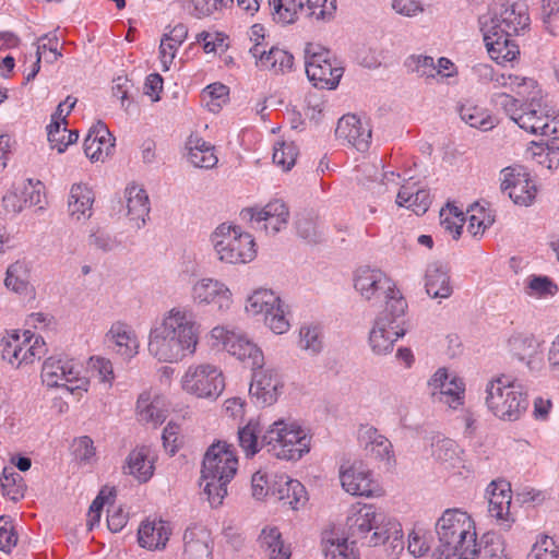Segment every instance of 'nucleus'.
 I'll list each match as a JSON object with an SVG mask.
<instances>
[{
  "label": "nucleus",
  "instance_id": "obj_53",
  "mask_svg": "<svg viewBox=\"0 0 559 559\" xmlns=\"http://www.w3.org/2000/svg\"><path fill=\"white\" fill-rule=\"evenodd\" d=\"M299 347L309 355H317L323 348L321 328L317 324H304L299 330Z\"/></svg>",
  "mask_w": 559,
  "mask_h": 559
},
{
  "label": "nucleus",
  "instance_id": "obj_38",
  "mask_svg": "<svg viewBox=\"0 0 559 559\" xmlns=\"http://www.w3.org/2000/svg\"><path fill=\"white\" fill-rule=\"evenodd\" d=\"M188 160L199 168L211 169L216 166L218 158L215 147L198 134H191L186 142Z\"/></svg>",
  "mask_w": 559,
  "mask_h": 559
},
{
  "label": "nucleus",
  "instance_id": "obj_35",
  "mask_svg": "<svg viewBox=\"0 0 559 559\" xmlns=\"http://www.w3.org/2000/svg\"><path fill=\"white\" fill-rule=\"evenodd\" d=\"M250 52L257 59V64L261 70L272 71L275 74L286 73L293 69L294 57L290 52L272 47L265 51L260 44H255Z\"/></svg>",
  "mask_w": 559,
  "mask_h": 559
},
{
  "label": "nucleus",
  "instance_id": "obj_14",
  "mask_svg": "<svg viewBox=\"0 0 559 559\" xmlns=\"http://www.w3.org/2000/svg\"><path fill=\"white\" fill-rule=\"evenodd\" d=\"M500 188L503 193L519 205L528 206L537 195L535 179L521 165L506 167L500 173Z\"/></svg>",
  "mask_w": 559,
  "mask_h": 559
},
{
  "label": "nucleus",
  "instance_id": "obj_5",
  "mask_svg": "<svg viewBox=\"0 0 559 559\" xmlns=\"http://www.w3.org/2000/svg\"><path fill=\"white\" fill-rule=\"evenodd\" d=\"M311 437L293 420L274 421L262 436L267 453L286 461H297L310 451Z\"/></svg>",
  "mask_w": 559,
  "mask_h": 559
},
{
  "label": "nucleus",
  "instance_id": "obj_31",
  "mask_svg": "<svg viewBox=\"0 0 559 559\" xmlns=\"http://www.w3.org/2000/svg\"><path fill=\"white\" fill-rule=\"evenodd\" d=\"M115 139L103 122H97L92 127L84 140L85 155L93 162L105 160L115 146Z\"/></svg>",
  "mask_w": 559,
  "mask_h": 559
},
{
  "label": "nucleus",
  "instance_id": "obj_21",
  "mask_svg": "<svg viewBox=\"0 0 559 559\" xmlns=\"http://www.w3.org/2000/svg\"><path fill=\"white\" fill-rule=\"evenodd\" d=\"M528 26L527 7L523 3H512L502 5L500 12L490 17L484 27L513 36L520 35Z\"/></svg>",
  "mask_w": 559,
  "mask_h": 559
},
{
  "label": "nucleus",
  "instance_id": "obj_18",
  "mask_svg": "<svg viewBox=\"0 0 559 559\" xmlns=\"http://www.w3.org/2000/svg\"><path fill=\"white\" fill-rule=\"evenodd\" d=\"M306 73L314 86L335 88L344 69L329 50L313 52L306 57Z\"/></svg>",
  "mask_w": 559,
  "mask_h": 559
},
{
  "label": "nucleus",
  "instance_id": "obj_57",
  "mask_svg": "<svg viewBox=\"0 0 559 559\" xmlns=\"http://www.w3.org/2000/svg\"><path fill=\"white\" fill-rule=\"evenodd\" d=\"M525 292L533 297L554 296L558 286L547 276L531 275L526 280Z\"/></svg>",
  "mask_w": 559,
  "mask_h": 559
},
{
  "label": "nucleus",
  "instance_id": "obj_52",
  "mask_svg": "<svg viewBox=\"0 0 559 559\" xmlns=\"http://www.w3.org/2000/svg\"><path fill=\"white\" fill-rule=\"evenodd\" d=\"M302 12L316 21H329L336 12V0H299Z\"/></svg>",
  "mask_w": 559,
  "mask_h": 559
},
{
  "label": "nucleus",
  "instance_id": "obj_13",
  "mask_svg": "<svg viewBox=\"0 0 559 559\" xmlns=\"http://www.w3.org/2000/svg\"><path fill=\"white\" fill-rule=\"evenodd\" d=\"M240 215L248 219L255 230L274 236L287 227L289 209L284 201L275 199L262 207L243 209Z\"/></svg>",
  "mask_w": 559,
  "mask_h": 559
},
{
  "label": "nucleus",
  "instance_id": "obj_23",
  "mask_svg": "<svg viewBox=\"0 0 559 559\" xmlns=\"http://www.w3.org/2000/svg\"><path fill=\"white\" fill-rule=\"evenodd\" d=\"M489 495L488 512L490 516L497 520V523L504 531H509L515 522L510 512L512 491L511 486L506 480H493L487 488Z\"/></svg>",
  "mask_w": 559,
  "mask_h": 559
},
{
  "label": "nucleus",
  "instance_id": "obj_51",
  "mask_svg": "<svg viewBox=\"0 0 559 559\" xmlns=\"http://www.w3.org/2000/svg\"><path fill=\"white\" fill-rule=\"evenodd\" d=\"M462 210L453 204H447L440 211V225L453 239H459L465 222Z\"/></svg>",
  "mask_w": 559,
  "mask_h": 559
},
{
  "label": "nucleus",
  "instance_id": "obj_36",
  "mask_svg": "<svg viewBox=\"0 0 559 559\" xmlns=\"http://www.w3.org/2000/svg\"><path fill=\"white\" fill-rule=\"evenodd\" d=\"M473 523L472 516L461 509L445 510L436 525L440 544L448 543L454 534H464L466 527L469 530Z\"/></svg>",
  "mask_w": 559,
  "mask_h": 559
},
{
  "label": "nucleus",
  "instance_id": "obj_15",
  "mask_svg": "<svg viewBox=\"0 0 559 559\" xmlns=\"http://www.w3.org/2000/svg\"><path fill=\"white\" fill-rule=\"evenodd\" d=\"M404 314L383 310L376 319L369 334V344L374 354L382 355L392 350L394 343L405 334Z\"/></svg>",
  "mask_w": 559,
  "mask_h": 559
},
{
  "label": "nucleus",
  "instance_id": "obj_20",
  "mask_svg": "<svg viewBox=\"0 0 559 559\" xmlns=\"http://www.w3.org/2000/svg\"><path fill=\"white\" fill-rule=\"evenodd\" d=\"M191 300L198 307L213 305L218 311H227L233 304V293L219 280L204 277L197 281L191 287Z\"/></svg>",
  "mask_w": 559,
  "mask_h": 559
},
{
  "label": "nucleus",
  "instance_id": "obj_2",
  "mask_svg": "<svg viewBox=\"0 0 559 559\" xmlns=\"http://www.w3.org/2000/svg\"><path fill=\"white\" fill-rule=\"evenodd\" d=\"M238 469V459L235 451L226 443L211 445L202 463L203 491L210 504L217 508L227 495V485Z\"/></svg>",
  "mask_w": 559,
  "mask_h": 559
},
{
  "label": "nucleus",
  "instance_id": "obj_41",
  "mask_svg": "<svg viewBox=\"0 0 559 559\" xmlns=\"http://www.w3.org/2000/svg\"><path fill=\"white\" fill-rule=\"evenodd\" d=\"M461 119L472 128L489 131L493 129L499 120L488 109L475 104L473 100H465L459 106Z\"/></svg>",
  "mask_w": 559,
  "mask_h": 559
},
{
  "label": "nucleus",
  "instance_id": "obj_29",
  "mask_svg": "<svg viewBox=\"0 0 559 559\" xmlns=\"http://www.w3.org/2000/svg\"><path fill=\"white\" fill-rule=\"evenodd\" d=\"M123 204L126 216L135 228L145 225L151 206L146 191L138 185H129L124 190Z\"/></svg>",
  "mask_w": 559,
  "mask_h": 559
},
{
  "label": "nucleus",
  "instance_id": "obj_62",
  "mask_svg": "<svg viewBox=\"0 0 559 559\" xmlns=\"http://www.w3.org/2000/svg\"><path fill=\"white\" fill-rule=\"evenodd\" d=\"M87 242L90 247L103 252L112 251L117 249L120 243L115 236L102 228L93 230L88 236Z\"/></svg>",
  "mask_w": 559,
  "mask_h": 559
},
{
  "label": "nucleus",
  "instance_id": "obj_60",
  "mask_svg": "<svg viewBox=\"0 0 559 559\" xmlns=\"http://www.w3.org/2000/svg\"><path fill=\"white\" fill-rule=\"evenodd\" d=\"M90 368L92 374L107 389L111 388L115 380L112 364L104 357H91Z\"/></svg>",
  "mask_w": 559,
  "mask_h": 559
},
{
  "label": "nucleus",
  "instance_id": "obj_22",
  "mask_svg": "<svg viewBox=\"0 0 559 559\" xmlns=\"http://www.w3.org/2000/svg\"><path fill=\"white\" fill-rule=\"evenodd\" d=\"M41 202V185L33 183L31 179L20 185H13L2 197V210L5 216H16L24 209L38 205Z\"/></svg>",
  "mask_w": 559,
  "mask_h": 559
},
{
  "label": "nucleus",
  "instance_id": "obj_54",
  "mask_svg": "<svg viewBox=\"0 0 559 559\" xmlns=\"http://www.w3.org/2000/svg\"><path fill=\"white\" fill-rule=\"evenodd\" d=\"M467 231L473 237L483 236L495 222L491 213L478 205L472 206L467 211Z\"/></svg>",
  "mask_w": 559,
  "mask_h": 559
},
{
  "label": "nucleus",
  "instance_id": "obj_27",
  "mask_svg": "<svg viewBox=\"0 0 559 559\" xmlns=\"http://www.w3.org/2000/svg\"><path fill=\"white\" fill-rule=\"evenodd\" d=\"M271 496L293 510H298L308 501L305 486L285 474L275 475L271 483Z\"/></svg>",
  "mask_w": 559,
  "mask_h": 559
},
{
  "label": "nucleus",
  "instance_id": "obj_42",
  "mask_svg": "<svg viewBox=\"0 0 559 559\" xmlns=\"http://www.w3.org/2000/svg\"><path fill=\"white\" fill-rule=\"evenodd\" d=\"M170 530L162 520L143 522L138 532L140 546L147 549L164 548L169 539Z\"/></svg>",
  "mask_w": 559,
  "mask_h": 559
},
{
  "label": "nucleus",
  "instance_id": "obj_61",
  "mask_svg": "<svg viewBox=\"0 0 559 559\" xmlns=\"http://www.w3.org/2000/svg\"><path fill=\"white\" fill-rule=\"evenodd\" d=\"M407 68L415 72L417 75L423 78H435L436 75V64L433 58L430 56H411L406 60Z\"/></svg>",
  "mask_w": 559,
  "mask_h": 559
},
{
  "label": "nucleus",
  "instance_id": "obj_10",
  "mask_svg": "<svg viewBox=\"0 0 559 559\" xmlns=\"http://www.w3.org/2000/svg\"><path fill=\"white\" fill-rule=\"evenodd\" d=\"M1 346L2 358L16 368L33 364L46 353L44 338L29 330L8 333Z\"/></svg>",
  "mask_w": 559,
  "mask_h": 559
},
{
  "label": "nucleus",
  "instance_id": "obj_32",
  "mask_svg": "<svg viewBox=\"0 0 559 559\" xmlns=\"http://www.w3.org/2000/svg\"><path fill=\"white\" fill-rule=\"evenodd\" d=\"M135 414L139 423L156 428L165 421L167 409L162 396L144 391L138 397Z\"/></svg>",
  "mask_w": 559,
  "mask_h": 559
},
{
  "label": "nucleus",
  "instance_id": "obj_1",
  "mask_svg": "<svg viewBox=\"0 0 559 559\" xmlns=\"http://www.w3.org/2000/svg\"><path fill=\"white\" fill-rule=\"evenodd\" d=\"M201 324L191 310L174 307L164 313L148 334V353L162 362H179L197 352Z\"/></svg>",
  "mask_w": 559,
  "mask_h": 559
},
{
  "label": "nucleus",
  "instance_id": "obj_19",
  "mask_svg": "<svg viewBox=\"0 0 559 559\" xmlns=\"http://www.w3.org/2000/svg\"><path fill=\"white\" fill-rule=\"evenodd\" d=\"M252 371L249 386L250 399L260 407L274 404L284 388L281 373L274 368H264L263 365L255 367Z\"/></svg>",
  "mask_w": 559,
  "mask_h": 559
},
{
  "label": "nucleus",
  "instance_id": "obj_46",
  "mask_svg": "<svg viewBox=\"0 0 559 559\" xmlns=\"http://www.w3.org/2000/svg\"><path fill=\"white\" fill-rule=\"evenodd\" d=\"M508 350L520 360L531 359L538 354L539 343L532 333L514 332L507 341Z\"/></svg>",
  "mask_w": 559,
  "mask_h": 559
},
{
  "label": "nucleus",
  "instance_id": "obj_7",
  "mask_svg": "<svg viewBox=\"0 0 559 559\" xmlns=\"http://www.w3.org/2000/svg\"><path fill=\"white\" fill-rule=\"evenodd\" d=\"M225 385L222 368L205 361L189 365L180 378L181 390L199 400L216 401Z\"/></svg>",
  "mask_w": 559,
  "mask_h": 559
},
{
  "label": "nucleus",
  "instance_id": "obj_6",
  "mask_svg": "<svg viewBox=\"0 0 559 559\" xmlns=\"http://www.w3.org/2000/svg\"><path fill=\"white\" fill-rule=\"evenodd\" d=\"M211 242L217 259L224 263L246 264L257 257L254 238L236 225L219 224L211 235Z\"/></svg>",
  "mask_w": 559,
  "mask_h": 559
},
{
  "label": "nucleus",
  "instance_id": "obj_28",
  "mask_svg": "<svg viewBox=\"0 0 559 559\" xmlns=\"http://www.w3.org/2000/svg\"><path fill=\"white\" fill-rule=\"evenodd\" d=\"M359 442L366 454L380 462H394L395 455L392 442L372 426L362 427L359 430Z\"/></svg>",
  "mask_w": 559,
  "mask_h": 559
},
{
  "label": "nucleus",
  "instance_id": "obj_58",
  "mask_svg": "<svg viewBox=\"0 0 559 559\" xmlns=\"http://www.w3.org/2000/svg\"><path fill=\"white\" fill-rule=\"evenodd\" d=\"M2 495L13 501L24 497V484L21 475L14 471L3 469L1 478Z\"/></svg>",
  "mask_w": 559,
  "mask_h": 559
},
{
  "label": "nucleus",
  "instance_id": "obj_17",
  "mask_svg": "<svg viewBox=\"0 0 559 559\" xmlns=\"http://www.w3.org/2000/svg\"><path fill=\"white\" fill-rule=\"evenodd\" d=\"M429 395L436 403H441L452 409H457L464 404L465 383L464 381L450 374L445 368H439L428 380Z\"/></svg>",
  "mask_w": 559,
  "mask_h": 559
},
{
  "label": "nucleus",
  "instance_id": "obj_50",
  "mask_svg": "<svg viewBox=\"0 0 559 559\" xmlns=\"http://www.w3.org/2000/svg\"><path fill=\"white\" fill-rule=\"evenodd\" d=\"M47 131L50 146L58 153H63L70 144L75 143L79 139L76 131L68 130L67 124L56 121H50Z\"/></svg>",
  "mask_w": 559,
  "mask_h": 559
},
{
  "label": "nucleus",
  "instance_id": "obj_48",
  "mask_svg": "<svg viewBox=\"0 0 559 559\" xmlns=\"http://www.w3.org/2000/svg\"><path fill=\"white\" fill-rule=\"evenodd\" d=\"M31 267L26 261L17 260L7 270L5 286L19 294L25 293L29 285Z\"/></svg>",
  "mask_w": 559,
  "mask_h": 559
},
{
  "label": "nucleus",
  "instance_id": "obj_4",
  "mask_svg": "<svg viewBox=\"0 0 559 559\" xmlns=\"http://www.w3.org/2000/svg\"><path fill=\"white\" fill-rule=\"evenodd\" d=\"M485 393V404L488 411L501 420L515 421L527 409L526 392L506 374L490 379L486 384Z\"/></svg>",
  "mask_w": 559,
  "mask_h": 559
},
{
  "label": "nucleus",
  "instance_id": "obj_56",
  "mask_svg": "<svg viewBox=\"0 0 559 559\" xmlns=\"http://www.w3.org/2000/svg\"><path fill=\"white\" fill-rule=\"evenodd\" d=\"M477 559H508L502 538L486 534L477 547Z\"/></svg>",
  "mask_w": 559,
  "mask_h": 559
},
{
  "label": "nucleus",
  "instance_id": "obj_3",
  "mask_svg": "<svg viewBox=\"0 0 559 559\" xmlns=\"http://www.w3.org/2000/svg\"><path fill=\"white\" fill-rule=\"evenodd\" d=\"M354 288L362 299L370 302L384 300V310L405 314L407 302L395 283L380 269L360 266L354 273Z\"/></svg>",
  "mask_w": 559,
  "mask_h": 559
},
{
  "label": "nucleus",
  "instance_id": "obj_34",
  "mask_svg": "<svg viewBox=\"0 0 559 559\" xmlns=\"http://www.w3.org/2000/svg\"><path fill=\"white\" fill-rule=\"evenodd\" d=\"M550 106L543 97H531L521 111V115L515 119V123L526 132L539 135L545 121H548V112Z\"/></svg>",
  "mask_w": 559,
  "mask_h": 559
},
{
  "label": "nucleus",
  "instance_id": "obj_26",
  "mask_svg": "<svg viewBox=\"0 0 559 559\" xmlns=\"http://www.w3.org/2000/svg\"><path fill=\"white\" fill-rule=\"evenodd\" d=\"M106 340L114 352L126 360L139 353L140 342L133 328L126 322H114L106 333Z\"/></svg>",
  "mask_w": 559,
  "mask_h": 559
},
{
  "label": "nucleus",
  "instance_id": "obj_44",
  "mask_svg": "<svg viewBox=\"0 0 559 559\" xmlns=\"http://www.w3.org/2000/svg\"><path fill=\"white\" fill-rule=\"evenodd\" d=\"M425 287L432 298H449L453 292L448 271L437 264L428 267Z\"/></svg>",
  "mask_w": 559,
  "mask_h": 559
},
{
  "label": "nucleus",
  "instance_id": "obj_40",
  "mask_svg": "<svg viewBox=\"0 0 559 559\" xmlns=\"http://www.w3.org/2000/svg\"><path fill=\"white\" fill-rule=\"evenodd\" d=\"M260 549L266 559H290L292 550L276 526H265L258 538Z\"/></svg>",
  "mask_w": 559,
  "mask_h": 559
},
{
  "label": "nucleus",
  "instance_id": "obj_47",
  "mask_svg": "<svg viewBox=\"0 0 559 559\" xmlns=\"http://www.w3.org/2000/svg\"><path fill=\"white\" fill-rule=\"evenodd\" d=\"M266 7L273 20L282 24L295 23L298 13L302 12L299 0H269Z\"/></svg>",
  "mask_w": 559,
  "mask_h": 559
},
{
  "label": "nucleus",
  "instance_id": "obj_63",
  "mask_svg": "<svg viewBox=\"0 0 559 559\" xmlns=\"http://www.w3.org/2000/svg\"><path fill=\"white\" fill-rule=\"evenodd\" d=\"M74 456L81 464H92L96 461V448L88 436L74 440Z\"/></svg>",
  "mask_w": 559,
  "mask_h": 559
},
{
  "label": "nucleus",
  "instance_id": "obj_9",
  "mask_svg": "<svg viewBox=\"0 0 559 559\" xmlns=\"http://www.w3.org/2000/svg\"><path fill=\"white\" fill-rule=\"evenodd\" d=\"M41 379L47 386H63L78 397L87 392L90 386V380L82 376V367L67 358H47L43 364Z\"/></svg>",
  "mask_w": 559,
  "mask_h": 559
},
{
  "label": "nucleus",
  "instance_id": "obj_16",
  "mask_svg": "<svg viewBox=\"0 0 559 559\" xmlns=\"http://www.w3.org/2000/svg\"><path fill=\"white\" fill-rule=\"evenodd\" d=\"M338 475L342 488L349 495L370 498L384 493L380 483L373 478L372 472L360 462L342 465Z\"/></svg>",
  "mask_w": 559,
  "mask_h": 559
},
{
  "label": "nucleus",
  "instance_id": "obj_30",
  "mask_svg": "<svg viewBox=\"0 0 559 559\" xmlns=\"http://www.w3.org/2000/svg\"><path fill=\"white\" fill-rule=\"evenodd\" d=\"M484 41L490 58L499 64L513 61L520 53L511 35L484 27Z\"/></svg>",
  "mask_w": 559,
  "mask_h": 559
},
{
  "label": "nucleus",
  "instance_id": "obj_43",
  "mask_svg": "<svg viewBox=\"0 0 559 559\" xmlns=\"http://www.w3.org/2000/svg\"><path fill=\"white\" fill-rule=\"evenodd\" d=\"M126 473L135 477L139 481H147L154 474V459L146 447L131 451L127 459Z\"/></svg>",
  "mask_w": 559,
  "mask_h": 559
},
{
  "label": "nucleus",
  "instance_id": "obj_59",
  "mask_svg": "<svg viewBox=\"0 0 559 559\" xmlns=\"http://www.w3.org/2000/svg\"><path fill=\"white\" fill-rule=\"evenodd\" d=\"M297 156L298 148L293 142H278L274 145L273 163L283 170H289L295 165Z\"/></svg>",
  "mask_w": 559,
  "mask_h": 559
},
{
  "label": "nucleus",
  "instance_id": "obj_25",
  "mask_svg": "<svg viewBox=\"0 0 559 559\" xmlns=\"http://www.w3.org/2000/svg\"><path fill=\"white\" fill-rule=\"evenodd\" d=\"M335 134L358 151L365 152L370 144L371 128L368 121L361 120L356 115H345L338 120Z\"/></svg>",
  "mask_w": 559,
  "mask_h": 559
},
{
  "label": "nucleus",
  "instance_id": "obj_33",
  "mask_svg": "<svg viewBox=\"0 0 559 559\" xmlns=\"http://www.w3.org/2000/svg\"><path fill=\"white\" fill-rule=\"evenodd\" d=\"M186 559H211L213 540L211 532L202 525L188 527L183 535Z\"/></svg>",
  "mask_w": 559,
  "mask_h": 559
},
{
  "label": "nucleus",
  "instance_id": "obj_8",
  "mask_svg": "<svg viewBox=\"0 0 559 559\" xmlns=\"http://www.w3.org/2000/svg\"><path fill=\"white\" fill-rule=\"evenodd\" d=\"M245 310L250 316H262L264 323L275 334H284L290 328L289 308L272 289L253 290L246 300Z\"/></svg>",
  "mask_w": 559,
  "mask_h": 559
},
{
  "label": "nucleus",
  "instance_id": "obj_12",
  "mask_svg": "<svg viewBox=\"0 0 559 559\" xmlns=\"http://www.w3.org/2000/svg\"><path fill=\"white\" fill-rule=\"evenodd\" d=\"M210 338L213 346L222 345L226 352L247 362L252 369L261 367L264 362L263 353L254 343L223 325L214 326L210 331Z\"/></svg>",
  "mask_w": 559,
  "mask_h": 559
},
{
  "label": "nucleus",
  "instance_id": "obj_64",
  "mask_svg": "<svg viewBox=\"0 0 559 559\" xmlns=\"http://www.w3.org/2000/svg\"><path fill=\"white\" fill-rule=\"evenodd\" d=\"M528 559H558L554 539L548 536L540 537L532 547Z\"/></svg>",
  "mask_w": 559,
  "mask_h": 559
},
{
  "label": "nucleus",
  "instance_id": "obj_37",
  "mask_svg": "<svg viewBox=\"0 0 559 559\" xmlns=\"http://www.w3.org/2000/svg\"><path fill=\"white\" fill-rule=\"evenodd\" d=\"M322 547L325 559H360L356 540L348 542L334 531L324 532Z\"/></svg>",
  "mask_w": 559,
  "mask_h": 559
},
{
  "label": "nucleus",
  "instance_id": "obj_45",
  "mask_svg": "<svg viewBox=\"0 0 559 559\" xmlns=\"http://www.w3.org/2000/svg\"><path fill=\"white\" fill-rule=\"evenodd\" d=\"M431 203L427 190L403 185L396 195V204L411 209L417 215L424 214Z\"/></svg>",
  "mask_w": 559,
  "mask_h": 559
},
{
  "label": "nucleus",
  "instance_id": "obj_24",
  "mask_svg": "<svg viewBox=\"0 0 559 559\" xmlns=\"http://www.w3.org/2000/svg\"><path fill=\"white\" fill-rule=\"evenodd\" d=\"M464 534H454L448 543L439 545L438 559H477V534L475 523Z\"/></svg>",
  "mask_w": 559,
  "mask_h": 559
},
{
  "label": "nucleus",
  "instance_id": "obj_11",
  "mask_svg": "<svg viewBox=\"0 0 559 559\" xmlns=\"http://www.w3.org/2000/svg\"><path fill=\"white\" fill-rule=\"evenodd\" d=\"M382 519L383 515L373 506L356 503L349 509L346 519L348 534L356 543L365 539L367 546H378L388 539L385 532L379 527Z\"/></svg>",
  "mask_w": 559,
  "mask_h": 559
},
{
  "label": "nucleus",
  "instance_id": "obj_55",
  "mask_svg": "<svg viewBox=\"0 0 559 559\" xmlns=\"http://www.w3.org/2000/svg\"><path fill=\"white\" fill-rule=\"evenodd\" d=\"M460 448L452 439L439 440L433 448L435 459L447 468L456 467L461 464Z\"/></svg>",
  "mask_w": 559,
  "mask_h": 559
},
{
  "label": "nucleus",
  "instance_id": "obj_49",
  "mask_svg": "<svg viewBox=\"0 0 559 559\" xmlns=\"http://www.w3.org/2000/svg\"><path fill=\"white\" fill-rule=\"evenodd\" d=\"M261 428L258 421L250 420L246 426L238 430L239 445L247 456L255 455L261 449L262 438L260 439Z\"/></svg>",
  "mask_w": 559,
  "mask_h": 559
},
{
  "label": "nucleus",
  "instance_id": "obj_39",
  "mask_svg": "<svg viewBox=\"0 0 559 559\" xmlns=\"http://www.w3.org/2000/svg\"><path fill=\"white\" fill-rule=\"evenodd\" d=\"M94 192L90 187L82 183H75L71 187L68 211L75 221L87 219L93 214Z\"/></svg>",
  "mask_w": 559,
  "mask_h": 559
}]
</instances>
